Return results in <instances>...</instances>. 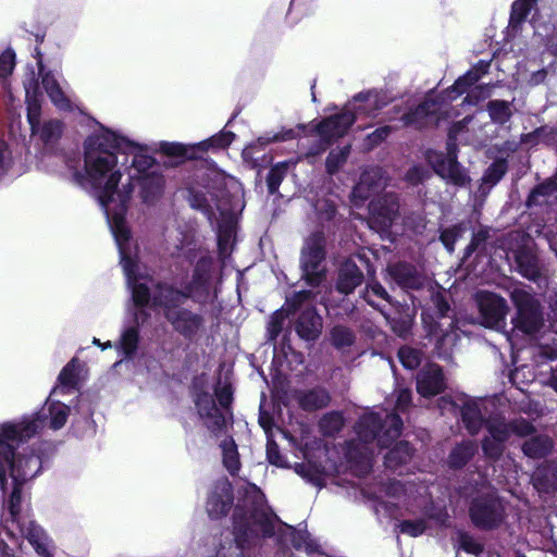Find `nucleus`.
<instances>
[{"mask_svg": "<svg viewBox=\"0 0 557 557\" xmlns=\"http://www.w3.org/2000/svg\"><path fill=\"white\" fill-rule=\"evenodd\" d=\"M70 414V407L59 400H52L50 394L45 405L32 414H25L18 420L7 421L0 429V438H8L20 433L22 446L34 437L40 430L50 428L60 430L64 426Z\"/></svg>", "mask_w": 557, "mask_h": 557, "instance_id": "423d86ee", "label": "nucleus"}, {"mask_svg": "<svg viewBox=\"0 0 557 557\" xmlns=\"http://www.w3.org/2000/svg\"><path fill=\"white\" fill-rule=\"evenodd\" d=\"M39 78H41V85L51 102L62 111H74L75 106L65 96L58 81L53 76V72H29L25 82V94H26V111L27 121L30 126V131H35L36 126L40 123L41 115V101H40V86Z\"/></svg>", "mask_w": 557, "mask_h": 557, "instance_id": "0eeeda50", "label": "nucleus"}, {"mask_svg": "<svg viewBox=\"0 0 557 557\" xmlns=\"http://www.w3.org/2000/svg\"><path fill=\"white\" fill-rule=\"evenodd\" d=\"M140 342L138 313H133V321L125 322L121 330L120 339L114 343L120 360L114 363L117 367L125 360H132L137 352Z\"/></svg>", "mask_w": 557, "mask_h": 557, "instance_id": "aec40b11", "label": "nucleus"}, {"mask_svg": "<svg viewBox=\"0 0 557 557\" xmlns=\"http://www.w3.org/2000/svg\"><path fill=\"white\" fill-rule=\"evenodd\" d=\"M295 472L301 476L307 483L314 485L319 488L322 487V478L320 474L313 469L312 466L300 462L296 463L294 467Z\"/></svg>", "mask_w": 557, "mask_h": 557, "instance_id": "4d7b16f0", "label": "nucleus"}, {"mask_svg": "<svg viewBox=\"0 0 557 557\" xmlns=\"http://www.w3.org/2000/svg\"><path fill=\"white\" fill-rule=\"evenodd\" d=\"M513 100H490V122L496 124L506 135L511 129V116L513 114Z\"/></svg>", "mask_w": 557, "mask_h": 557, "instance_id": "c85d7f7f", "label": "nucleus"}, {"mask_svg": "<svg viewBox=\"0 0 557 557\" xmlns=\"http://www.w3.org/2000/svg\"><path fill=\"white\" fill-rule=\"evenodd\" d=\"M362 298L368 305L379 310L383 315H386V310L384 306H381L380 302L376 301V298L392 305V297L379 282L368 284L362 293Z\"/></svg>", "mask_w": 557, "mask_h": 557, "instance_id": "ea45409f", "label": "nucleus"}, {"mask_svg": "<svg viewBox=\"0 0 557 557\" xmlns=\"http://www.w3.org/2000/svg\"><path fill=\"white\" fill-rule=\"evenodd\" d=\"M490 323L493 319H502L506 315L508 307L506 300L497 294L490 292ZM492 325L490 324V329Z\"/></svg>", "mask_w": 557, "mask_h": 557, "instance_id": "bf43d9fd", "label": "nucleus"}, {"mask_svg": "<svg viewBox=\"0 0 557 557\" xmlns=\"http://www.w3.org/2000/svg\"><path fill=\"white\" fill-rule=\"evenodd\" d=\"M363 273L351 260H345L338 268L335 288L343 295L351 294L363 282Z\"/></svg>", "mask_w": 557, "mask_h": 557, "instance_id": "a878e982", "label": "nucleus"}, {"mask_svg": "<svg viewBox=\"0 0 557 557\" xmlns=\"http://www.w3.org/2000/svg\"><path fill=\"white\" fill-rule=\"evenodd\" d=\"M234 500L233 485L226 478L214 482L208 499L207 512L211 519H220L227 515Z\"/></svg>", "mask_w": 557, "mask_h": 557, "instance_id": "a211bd4d", "label": "nucleus"}, {"mask_svg": "<svg viewBox=\"0 0 557 557\" xmlns=\"http://www.w3.org/2000/svg\"><path fill=\"white\" fill-rule=\"evenodd\" d=\"M537 0H515L510 7L508 25L506 27L509 36H518Z\"/></svg>", "mask_w": 557, "mask_h": 557, "instance_id": "cd10ccee", "label": "nucleus"}, {"mask_svg": "<svg viewBox=\"0 0 557 557\" xmlns=\"http://www.w3.org/2000/svg\"><path fill=\"white\" fill-rule=\"evenodd\" d=\"M0 424V429L5 424ZM49 445L37 443L22 446L20 433L0 438V488L8 493V481L12 490L4 502L3 521L7 528H15L41 557H53V545L45 530L22 507V486L37 476L49 460Z\"/></svg>", "mask_w": 557, "mask_h": 557, "instance_id": "f03ea898", "label": "nucleus"}, {"mask_svg": "<svg viewBox=\"0 0 557 557\" xmlns=\"http://www.w3.org/2000/svg\"><path fill=\"white\" fill-rule=\"evenodd\" d=\"M476 444L472 441H463L457 444L448 456V466L453 469L465 467L476 451Z\"/></svg>", "mask_w": 557, "mask_h": 557, "instance_id": "e433bc0d", "label": "nucleus"}, {"mask_svg": "<svg viewBox=\"0 0 557 557\" xmlns=\"http://www.w3.org/2000/svg\"><path fill=\"white\" fill-rule=\"evenodd\" d=\"M285 314L282 309L275 310L269 318L267 323V341L274 343L281 334L284 323Z\"/></svg>", "mask_w": 557, "mask_h": 557, "instance_id": "3c124183", "label": "nucleus"}, {"mask_svg": "<svg viewBox=\"0 0 557 557\" xmlns=\"http://www.w3.org/2000/svg\"><path fill=\"white\" fill-rule=\"evenodd\" d=\"M399 200L396 194L387 193L371 200L369 203V220L370 228L380 233L381 235L389 232L394 221L398 216Z\"/></svg>", "mask_w": 557, "mask_h": 557, "instance_id": "dca6fc26", "label": "nucleus"}, {"mask_svg": "<svg viewBox=\"0 0 557 557\" xmlns=\"http://www.w3.org/2000/svg\"><path fill=\"white\" fill-rule=\"evenodd\" d=\"M295 132L293 129H287L284 133H276L272 136L265 135L260 136L257 140L250 143L245 147L243 154L246 157L248 154L253 153L256 150H263L267 145L273 141H285L294 138Z\"/></svg>", "mask_w": 557, "mask_h": 557, "instance_id": "49530a36", "label": "nucleus"}, {"mask_svg": "<svg viewBox=\"0 0 557 557\" xmlns=\"http://www.w3.org/2000/svg\"><path fill=\"white\" fill-rule=\"evenodd\" d=\"M492 37L493 36L490 35V67L494 63V70H503V64L507 67H512L513 70H527L523 66V61L518 60V54L515 50L513 38L516 36H509L505 28L503 42H496L495 48L492 46Z\"/></svg>", "mask_w": 557, "mask_h": 557, "instance_id": "6ab92c4d", "label": "nucleus"}, {"mask_svg": "<svg viewBox=\"0 0 557 557\" xmlns=\"http://www.w3.org/2000/svg\"><path fill=\"white\" fill-rule=\"evenodd\" d=\"M188 202L195 210L203 213L209 221L215 218L218 211L223 218H233L245 208L244 190L237 186L233 191L223 190L220 197L202 190L189 189Z\"/></svg>", "mask_w": 557, "mask_h": 557, "instance_id": "9d476101", "label": "nucleus"}, {"mask_svg": "<svg viewBox=\"0 0 557 557\" xmlns=\"http://www.w3.org/2000/svg\"><path fill=\"white\" fill-rule=\"evenodd\" d=\"M429 177V170L420 164L411 166L405 175V180L411 185H418Z\"/></svg>", "mask_w": 557, "mask_h": 557, "instance_id": "0e129e2a", "label": "nucleus"}, {"mask_svg": "<svg viewBox=\"0 0 557 557\" xmlns=\"http://www.w3.org/2000/svg\"><path fill=\"white\" fill-rule=\"evenodd\" d=\"M382 178V169L381 168H371L361 173L359 184L354 188V195H360L363 198H367V195L361 194L363 186H380L379 181Z\"/></svg>", "mask_w": 557, "mask_h": 557, "instance_id": "603ef678", "label": "nucleus"}, {"mask_svg": "<svg viewBox=\"0 0 557 557\" xmlns=\"http://www.w3.org/2000/svg\"><path fill=\"white\" fill-rule=\"evenodd\" d=\"M264 495L259 492L251 508L239 504L233 512L234 544L228 547L221 545L215 557H244V552L257 545L261 539H270L275 534V522L278 518L263 507Z\"/></svg>", "mask_w": 557, "mask_h": 557, "instance_id": "20e7f679", "label": "nucleus"}, {"mask_svg": "<svg viewBox=\"0 0 557 557\" xmlns=\"http://www.w3.org/2000/svg\"><path fill=\"white\" fill-rule=\"evenodd\" d=\"M416 449L407 441L396 443L384 456V465L392 471H398L401 467L408 465Z\"/></svg>", "mask_w": 557, "mask_h": 557, "instance_id": "7c9ffc66", "label": "nucleus"}, {"mask_svg": "<svg viewBox=\"0 0 557 557\" xmlns=\"http://www.w3.org/2000/svg\"><path fill=\"white\" fill-rule=\"evenodd\" d=\"M351 146L345 145L343 147H337L332 149L325 160V171L330 175H334L338 172V170L346 163L349 154H350Z\"/></svg>", "mask_w": 557, "mask_h": 557, "instance_id": "a18cd8bd", "label": "nucleus"}, {"mask_svg": "<svg viewBox=\"0 0 557 557\" xmlns=\"http://www.w3.org/2000/svg\"><path fill=\"white\" fill-rule=\"evenodd\" d=\"M461 129L462 126L460 124H454L449 127L446 141V154L434 149H429L425 152V160L434 172L446 182L459 187H463L470 182L468 174L457 160V137Z\"/></svg>", "mask_w": 557, "mask_h": 557, "instance_id": "9b49d317", "label": "nucleus"}, {"mask_svg": "<svg viewBox=\"0 0 557 557\" xmlns=\"http://www.w3.org/2000/svg\"><path fill=\"white\" fill-rule=\"evenodd\" d=\"M219 447L222 453L223 467L226 469L230 475L236 476L240 471L242 462L235 440L233 436L228 435L221 441Z\"/></svg>", "mask_w": 557, "mask_h": 557, "instance_id": "2f4dec72", "label": "nucleus"}, {"mask_svg": "<svg viewBox=\"0 0 557 557\" xmlns=\"http://www.w3.org/2000/svg\"><path fill=\"white\" fill-rule=\"evenodd\" d=\"M487 72H465L458 77L453 86L444 90L441 95L429 97L414 109L405 113L401 121L407 126H413L418 129L424 128L432 124H438L440 121L448 116L449 102L456 100L459 96L467 92L462 100V104H478L484 96H479L478 87L471 88Z\"/></svg>", "mask_w": 557, "mask_h": 557, "instance_id": "39448f33", "label": "nucleus"}, {"mask_svg": "<svg viewBox=\"0 0 557 557\" xmlns=\"http://www.w3.org/2000/svg\"><path fill=\"white\" fill-rule=\"evenodd\" d=\"M78 369L79 363L77 358H73L61 370L58 376V384L51 391V395L62 394L67 395L78 388Z\"/></svg>", "mask_w": 557, "mask_h": 557, "instance_id": "c756f323", "label": "nucleus"}, {"mask_svg": "<svg viewBox=\"0 0 557 557\" xmlns=\"http://www.w3.org/2000/svg\"><path fill=\"white\" fill-rule=\"evenodd\" d=\"M320 426L324 434L337 433L342 430L343 420L339 413L331 412L326 413L320 422Z\"/></svg>", "mask_w": 557, "mask_h": 557, "instance_id": "052dcab7", "label": "nucleus"}, {"mask_svg": "<svg viewBox=\"0 0 557 557\" xmlns=\"http://www.w3.org/2000/svg\"><path fill=\"white\" fill-rule=\"evenodd\" d=\"M509 143L506 141L505 150H500V156L495 157L494 161L490 164V189H492L506 174L508 170L507 157L511 148Z\"/></svg>", "mask_w": 557, "mask_h": 557, "instance_id": "37998d69", "label": "nucleus"}, {"mask_svg": "<svg viewBox=\"0 0 557 557\" xmlns=\"http://www.w3.org/2000/svg\"><path fill=\"white\" fill-rule=\"evenodd\" d=\"M323 320L314 307L302 310L295 321V332L304 341L314 343L321 335Z\"/></svg>", "mask_w": 557, "mask_h": 557, "instance_id": "5701e85b", "label": "nucleus"}, {"mask_svg": "<svg viewBox=\"0 0 557 557\" xmlns=\"http://www.w3.org/2000/svg\"><path fill=\"white\" fill-rule=\"evenodd\" d=\"M554 447V443L547 435H535L524 441L522 451L532 459H542L548 456Z\"/></svg>", "mask_w": 557, "mask_h": 557, "instance_id": "c9c22d12", "label": "nucleus"}, {"mask_svg": "<svg viewBox=\"0 0 557 557\" xmlns=\"http://www.w3.org/2000/svg\"><path fill=\"white\" fill-rule=\"evenodd\" d=\"M355 122V114L345 110L320 121L317 132L325 143L331 144L334 139L346 135Z\"/></svg>", "mask_w": 557, "mask_h": 557, "instance_id": "412c9836", "label": "nucleus"}, {"mask_svg": "<svg viewBox=\"0 0 557 557\" xmlns=\"http://www.w3.org/2000/svg\"><path fill=\"white\" fill-rule=\"evenodd\" d=\"M534 487L542 493L557 491V467L553 465L540 466L532 474Z\"/></svg>", "mask_w": 557, "mask_h": 557, "instance_id": "72a5a7b5", "label": "nucleus"}, {"mask_svg": "<svg viewBox=\"0 0 557 557\" xmlns=\"http://www.w3.org/2000/svg\"><path fill=\"white\" fill-rule=\"evenodd\" d=\"M384 317L391 324L394 333H396L398 336L406 337L409 334L411 329V323L409 320L391 317L387 312Z\"/></svg>", "mask_w": 557, "mask_h": 557, "instance_id": "69168bd1", "label": "nucleus"}, {"mask_svg": "<svg viewBox=\"0 0 557 557\" xmlns=\"http://www.w3.org/2000/svg\"><path fill=\"white\" fill-rule=\"evenodd\" d=\"M326 239L322 232L312 233L304 243L300 252L301 277L310 287H318L326 275Z\"/></svg>", "mask_w": 557, "mask_h": 557, "instance_id": "f8f14e48", "label": "nucleus"}, {"mask_svg": "<svg viewBox=\"0 0 557 557\" xmlns=\"http://www.w3.org/2000/svg\"><path fill=\"white\" fill-rule=\"evenodd\" d=\"M445 388V379L440 366L430 363L417 374V391L423 397H432Z\"/></svg>", "mask_w": 557, "mask_h": 557, "instance_id": "4be33fe9", "label": "nucleus"}, {"mask_svg": "<svg viewBox=\"0 0 557 557\" xmlns=\"http://www.w3.org/2000/svg\"><path fill=\"white\" fill-rule=\"evenodd\" d=\"M267 459L271 465L277 467L286 466V458L281 454L278 445L273 440L267 442Z\"/></svg>", "mask_w": 557, "mask_h": 557, "instance_id": "e2e57ef3", "label": "nucleus"}, {"mask_svg": "<svg viewBox=\"0 0 557 557\" xmlns=\"http://www.w3.org/2000/svg\"><path fill=\"white\" fill-rule=\"evenodd\" d=\"M166 321L184 339L193 342L205 331V317L188 308L166 311Z\"/></svg>", "mask_w": 557, "mask_h": 557, "instance_id": "f3484780", "label": "nucleus"}, {"mask_svg": "<svg viewBox=\"0 0 557 557\" xmlns=\"http://www.w3.org/2000/svg\"><path fill=\"white\" fill-rule=\"evenodd\" d=\"M288 528L290 529V543L295 549H305V552L309 555L319 552L320 545L314 539L311 537L307 530L302 531L296 530L293 527Z\"/></svg>", "mask_w": 557, "mask_h": 557, "instance_id": "79ce46f5", "label": "nucleus"}, {"mask_svg": "<svg viewBox=\"0 0 557 557\" xmlns=\"http://www.w3.org/2000/svg\"><path fill=\"white\" fill-rule=\"evenodd\" d=\"M233 236V230L232 227H220L218 233V251L220 258H225L227 255H230L228 248L231 238Z\"/></svg>", "mask_w": 557, "mask_h": 557, "instance_id": "680f3d73", "label": "nucleus"}, {"mask_svg": "<svg viewBox=\"0 0 557 557\" xmlns=\"http://www.w3.org/2000/svg\"><path fill=\"white\" fill-rule=\"evenodd\" d=\"M330 395L325 388L313 387L300 392L297 396L298 405L305 411H315L325 408L330 403Z\"/></svg>", "mask_w": 557, "mask_h": 557, "instance_id": "473e14b6", "label": "nucleus"}, {"mask_svg": "<svg viewBox=\"0 0 557 557\" xmlns=\"http://www.w3.org/2000/svg\"><path fill=\"white\" fill-rule=\"evenodd\" d=\"M331 344L336 349L350 347L355 343L354 332L344 325H335L330 332Z\"/></svg>", "mask_w": 557, "mask_h": 557, "instance_id": "8fccbe9b", "label": "nucleus"}, {"mask_svg": "<svg viewBox=\"0 0 557 557\" xmlns=\"http://www.w3.org/2000/svg\"><path fill=\"white\" fill-rule=\"evenodd\" d=\"M392 280L401 288L419 289L422 286V277L417 268L407 262H398L388 268Z\"/></svg>", "mask_w": 557, "mask_h": 557, "instance_id": "bb28decb", "label": "nucleus"}, {"mask_svg": "<svg viewBox=\"0 0 557 557\" xmlns=\"http://www.w3.org/2000/svg\"><path fill=\"white\" fill-rule=\"evenodd\" d=\"M235 139V134L231 131L222 129L215 135L194 144L197 148L198 153L202 157V153L211 150L226 149Z\"/></svg>", "mask_w": 557, "mask_h": 557, "instance_id": "4c0bfd02", "label": "nucleus"}, {"mask_svg": "<svg viewBox=\"0 0 557 557\" xmlns=\"http://www.w3.org/2000/svg\"><path fill=\"white\" fill-rule=\"evenodd\" d=\"M470 518L472 523L480 529H487V498L478 497L471 502Z\"/></svg>", "mask_w": 557, "mask_h": 557, "instance_id": "de8ad7c7", "label": "nucleus"}, {"mask_svg": "<svg viewBox=\"0 0 557 557\" xmlns=\"http://www.w3.org/2000/svg\"><path fill=\"white\" fill-rule=\"evenodd\" d=\"M473 301L479 310L478 317L467 315L461 320L455 321L456 329L468 337L475 335L472 330L467 327L468 325L487 329V290L476 292Z\"/></svg>", "mask_w": 557, "mask_h": 557, "instance_id": "393cba45", "label": "nucleus"}, {"mask_svg": "<svg viewBox=\"0 0 557 557\" xmlns=\"http://www.w3.org/2000/svg\"><path fill=\"white\" fill-rule=\"evenodd\" d=\"M557 191V173L546 180L545 182L536 185L528 196L527 206H542L547 201V198Z\"/></svg>", "mask_w": 557, "mask_h": 557, "instance_id": "58836bf2", "label": "nucleus"}, {"mask_svg": "<svg viewBox=\"0 0 557 557\" xmlns=\"http://www.w3.org/2000/svg\"><path fill=\"white\" fill-rule=\"evenodd\" d=\"M403 420L396 412L381 410L367 412L356 423L355 431L364 443L377 442L382 448L388 447L401 434Z\"/></svg>", "mask_w": 557, "mask_h": 557, "instance_id": "1a4fd4ad", "label": "nucleus"}, {"mask_svg": "<svg viewBox=\"0 0 557 557\" xmlns=\"http://www.w3.org/2000/svg\"><path fill=\"white\" fill-rule=\"evenodd\" d=\"M453 541L457 550H463L475 557L483 552L482 544L466 531L457 530Z\"/></svg>", "mask_w": 557, "mask_h": 557, "instance_id": "c03bdc74", "label": "nucleus"}, {"mask_svg": "<svg viewBox=\"0 0 557 557\" xmlns=\"http://www.w3.org/2000/svg\"><path fill=\"white\" fill-rule=\"evenodd\" d=\"M214 395L221 408H218L214 398L208 392H199L195 397L197 412L205 426L214 437L222 436L228 425L233 424L231 405L233 401V388L230 384L220 385L214 389Z\"/></svg>", "mask_w": 557, "mask_h": 557, "instance_id": "6e6552de", "label": "nucleus"}, {"mask_svg": "<svg viewBox=\"0 0 557 557\" xmlns=\"http://www.w3.org/2000/svg\"><path fill=\"white\" fill-rule=\"evenodd\" d=\"M397 527L400 533L417 537L425 532L426 521L424 519L403 520Z\"/></svg>", "mask_w": 557, "mask_h": 557, "instance_id": "13d9d810", "label": "nucleus"}, {"mask_svg": "<svg viewBox=\"0 0 557 557\" xmlns=\"http://www.w3.org/2000/svg\"><path fill=\"white\" fill-rule=\"evenodd\" d=\"M16 52L12 46H7L0 51V70H15Z\"/></svg>", "mask_w": 557, "mask_h": 557, "instance_id": "774afa93", "label": "nucleus"}, {"mask_svg": "<svg viewBox=\"0 0 557 557\" xmlns=\"http://www.w3.org/2000/svg\"><path fill=\"white\" fill-rule=\"evenodd\" d=\"M398 358L403 367L408 370L417 369L421 362L420 351L408 346L399 348Z\"/></svg>", "mask_w": 557, "mask_h": 557, "instance_id": "5fc2aeb1", "label": "nucleus"}, {"mask_svg": "<svg viewBox=\"0 0 557 557\" xmlns=\"http://www.w3.org/2000/svg\"><path fill=\"white\" fill-rule=\"evenodd\" d=\"M63 123L60 120L51 119L40 122L35 131H32L33 136H37L40 141L46 146H53L61 138L63 133Z\"/></svg>", "mask_w": 557, "mask_h": 557, "instance_id": "f704fd0d", "label": "nucleus"}, {"mask_svg": "<svg viewBox=\"0 0 557 557\" xmlns=\"http://www.w3.org/2000/svg\"><path fill=\"white\" fill-rule=\"evenodd\" d=\"M484 398H475L466 393H455L448 397L440 399V408L451 411L460 425L467 430L470 435L478 434L483 428L485 420L482 414V404Z\"/></svg>", "mask_w": 557, "mask_h": 557, "instance_id": "ddd939ff", "label": "nucleus"}, {"mask_svg": "<svg viewBox=\"0 0 557 557\" xmlns=\"http://www.w3.org/2000/svg\"><path fill=\"white\" fill-rule=\"evenodd\" d=\"M535 432L534 425L527 419L519 418L504 424H496L490 418V440L498 442L507 441L511 434L520 437H527Z\"/></svg>", "mask_w": 557, "mask_h": 557, "instance_id": "b1692460", "label": "nucleus"}, {"mask_svg": "<svg viewBox=\"0 0 557 557\" xmlns=\"http://www.w3.org/2000/svg\"><path fill=\"white\" fill-rule=\"evenodd\" d=\"M392 126L385 125L377 127L367 136V145L373 148L384 141L392 133Z\"/></svg>", "mask_w": 557, "mask_h": 557, "instance_id": "338daca9", "label": "nucleus"}, {"mask_svg": "<svg viewBox=\"0 0 557 557\" xmlns=\"http://www.w3.org/2000/svg\"><path fill=\"white\" fill-rule=\"evenodd\" d=\"M289 165L287 162H278L274 164L267 175V186L270 195H276L283 180L285 178Z\"/></svg>", "mask_w": 557, "mask_h": 557, "instance_id": "09e8293b", "label": "nucleus"}, {"mask_svg": "<svg viewBox=\"0 0 557 557\" xmlns=\"http://www.w3.org/2000/svg\"><path fill=\"white\" fill-rule=\"evenodd\" d=\"M465 228L461 225H453L443 228L440 234V240L449 253L455 251V244L461 237Z\"/></svg>", "mask_w": 557, "mask_h": 557, "instance_id": "864d4df0", "label": "nucleus"}, {"mask_svg": "<svg viewBox=\"0 0 557 557\" xmlns=\"http://www.w3.org/2000/svg\"><path fill=\"white\" fill-rule=\"evenodd\" d=\"M527 237L520 233H509L503 244L505 258L511 270L521 276L536 282L540 277L539 260L532 250L524 244Z\"/></svg>", "mask_w": 557, "mask_h": 557, "instance_id": "2eb2a0df", "label": "nucleus"}, {"mask_svg": "<svg viewBox=\"0 0 557 557\" xmlns=\"http://www.w3.org/2000/svg\"><path fill=\"white\" fill-rule=\"evenodd\" d=\"M485 238H487V231L484 228L480 230V232L473 236L472 240L465 249V252H463V256L461 259V262L463 264L467 263V260L469 259V257H471V255L475 251H478V253L475 256L476 259H481L484 257L482 253L484 245L481 242H482V239H485Z\"/></svg>", "mask_w": 557, "mask_h": 557, "instance_id": "6e6d98bb", "label": "nucleus"}, {"mask_svg": "<svg viewBox=\"0 0 557 557\" xmlns=\"http://www.w3.org/2000/svg\"><path fill=\"white\" fill-rule=\"evenodd\" d=\"M511 300L516 307L512 323L524 334L537 333L544 324L543 308L540 300L524 287H516L511 292Z\"/></svg>", "mask_w": 557, "mask_h": 557, "instance_id": "4468645a", "label": "nucleus"}, {"mask_svg": "<svg viewBox=\"0 0 557 557\" xmlns=\"http://www.w3.org/2000/svg\"><path fill=\"white\" fill-rule=\"evenodd\" d=\"M160 150L170 157L187 158V159H200L201 156L198 153L197 148L194 144L186 145L176 141H161Z\"/></svg>", "mask_w": 557, "mask_h": 557, "instance_id": "a19ab883", "label": "nucleus"}, {"mask_svg": "<svg viewBox=\"0 0 557 557\" xmlns=\"http://www.w3.org/2000/svg\"><path fill=\"white\" fill-rule=\"evenodd\" d=\"M184 259L191 265V276L182 284V288L158 281L152 276L140 273L137 260L131 257L136 264L134 270V285L129 284L128 276L123 270L126 285L131 293V299L138 308L146 307L152 299L156 306L166 311L181 309L185 300H191L199 306L212 305L218 298V290L213 286L215 274V261L213 253L206 247L187 248L183 253Z\"/></svg>", "mask_w": 557, "mask_h": 557, "instance_id": "7ed1b4c3", "label": "nucleus"}, {"mask_svg": "<svg viewBox=\"0 0 557 557\" xmlns=\"http://www.w3.org/2000/svg\"><path fill=\"white\" fill-rule=\"evenodd\" d=\"M144 145L100 125L84 143V171L75 170L74 182L88 189L103 210L119 249L120 263L134 285L136 264L131 260V230L126 213L135 187L144 203L156 202L163 194L165 178Z\"/></svg>", "mask_w": 557, "mask_h": 557, "instance_id": "f257e3e1", "label": "nucleus"}]
</instances>
